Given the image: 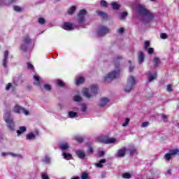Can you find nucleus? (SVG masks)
Returning <instances> with one entry per match:
<instances>
[{
  "label": "nucleus",
  "mask_w": 179,
  "mask_h": 179,
  "mask_svg": "<svg viewBox=\"0 0 179 179\" xmlns=\"http://www.w3.org/2000/svg\"><path fill=\"white\" fill-rule=\"evenodd\" d=\"M136 11L140 16H142L143 22L144 23H148V22L153 20V14L150 13L149 10L146 9L145 6L138 4L136 7Z\"/></svg>",
  "instance_id": "obj_1"
},
{
  "label": "nucleus",
  "mask_w": 179,
  "mask_h": 179,
  "mask_svg": "<svg viewBox=\"0 0 179 179\" xmlns=\"http://www.w3.org/2000/svg\"><path fill=\"white\" fill-rule=\"evenodd\" d=\"M99 89V87L97 85H94L91 86L90 91L89 92V90L87 88H84L83 90V93L85 97L87 99H90L92 96H94L95 94H97V90Z\"/></svg>",
  "instance_id": "obj_2"
},
{
  "label": "nucleus",
  "mask_w": 179,
  "mask_h": 179,
  "mask_svg": "<svg viewBox=\"0 0 179 179\" xmlns=\"http://www.w3.org/2000/svg\"><path fill=\"white\" fill-rule=\"evenodd\" d=\"M4 120L7 124V127L11 130L15 129V123L13 122V119L10 117V112L6 111L4 113Z\"/></svg>",
  "instance_id": "obj_3"
},
{
  "label": "nucleus",
  "mask_w": 179,
  "mask_h": 179,
  "mask_svg": "<svg viewBox=\"0 0 179 179\" xmlns=\"http://www.w3.org/2000/svg\"><path fill=\"white\" fill-rule=\"evenodd\" d=\"M136 83L135 78L134 76H129L127 80V85L124 87V92L129 93L132 89H134V85Z\"/></svg>",
  "instance_id": "obj_4"
},
{
  "label": "nucleus",
  "mask_w": 179,
  "mask_h": 179,
  "mask_svg": "<svg viewBox=\"0 0 179 179\" xmlns=\"http://www.w3.org/2000/svg\"><path fill=\"white\" fill-rule=\"evenodd\" d=\"M117 78H120V71L108 73V76L105 77V82H111V80Z\"/></svg>",
  "instance_id": "obj_5"
},
{
  "label": "nucleus",
  "mask_w": 179,
  "mask_h": 179,
  "mask_svg": "<svg viewBox=\"0 0 179 179\" xmlns=\"http://www.w3.org/2000/svg\"><path fill=\"white\" fill-rule=\"evenodd\" d=\"M97 141L101 143H115V142L118 143V141L114 138H106L104 137H98Z\"/></svg>",
  "instance_id": "obj_6"
},
{
  "label": "nucleus",
  "mask_w": 179,
  "mask_h": 179,
  "mask_svg": "<svg viewBox=\"0 0 179 179\" xmlns=\"http://www.w3.org/2000/svg\"><path fill=\"white\" fill-rule=\"evenodd\" d=\"M178 152V149L171 150L169 152L166 153L164 155V159L169 162L171 159V157H173V156H176V155H177V153Z\"/></svg>",
  "instance_id": "obj_7"
},
{
  "label": "nucleus",
  "mask_w": 179,
  "mask_h": 179,
  "mask_svg": "<svg viewBox=\"0 0 179 179\" xmlns=\"http://www.w3.org/2000/svg\"><path fill=\"white\" fill-rule=\"evenodd\" d=\"M31 43V40L29 38V36H25L24 38L23 44L21 45V50H23L24 51L27 50V47H29V45Z\"/></svg>",
  "instance_id": "obj_8"
},
{
  "label": "nucleus",
  "mask_w": 179,
  "mask_h": 179,
  "mask_svg": "<svg viewBox=\"0 0 179 179\" xmlns=\"http://www.w3.org/2000/svg\"><path fill=\"white\" fill-rule=\"evenodd\" d=\"M14 113H23L25 115H29V110L19 106V105H16L14 107Z\"/></svg>",
  "instance_id": "obj_9"
},
{
  "label": "nucleus",
  "mask_w": 179,
  "mask_h": 179,
  "mask_svg": "<svg viewBox=\"0 0 179 179\" xmlns=\"http://www.w3.org/2000/svg\"><path fill=\"white\" fill-rule=\"evenodd\" d=\"M85 15H86V10L83 9L78 13V23L80 24L85 22Z\"/></svg>",
  "instance_id": "obj_10"
},
{
  "label": "nucleus",
  "mask_w": 179,
  "mask_h": 179,
  "mask_svg": "<svg viewBox=\"0 0 179 179\" xmlns=\"http://www.w3.org/2000/svg\"><path fill=\"white\" fill-rule=\"evenodd\" d=\"M108 31H110L107 27H101L98 31V36H99V37L106 36V34H107V33H108Z\"/></svg>",
  "instance_id": "obj_11"
},
{
  "label": "nucleus",
  "mask_w": 179,
  "mask_h": 179,
  "mask_svg": "<svg viewBox=\"0 0 179 179\" xmlns=\"http://www.w3.org/2000/svg\"><path fill=\"white\" fill-rule=\"evenodd\" d=\"M63 29H64V30H73V29H76V26L70 22H64Z\"/></svg>",
  "instance_id": "obj_12"
},
{
  "label": "nucleus",
  "mask_w": 179,
  "mask_h": 179,
  "mask_svg": "<svg viewBox=\"0 0 179 179\" xmlns=\"http://www.w3.org/2000/svg\"><path fill=\"white\" fill-rule=\"evenodd\" d=\"M148 82H152V80H155V79L157 78V74L156 73V72H154V73L149 72L148 74Z\"/></svg>",
  "instance_id": "obj_13"
},
{
  "label": "nucleus",
  "mask_w": 179,
  "mask_h": 179,
  "mask_svg": "<svg viewBox=\"0 0 179 179\" xmlns=\"http://www.w3.org/2000/svg\"><path fill=\"white\" fill-rule=\"evenodd\" d=\"M8 55H9V52H8V50H6L4 52V57L3 59V66L4 68H6V64H8Z\"/></svg>",
  "instance_id": "obj_14"
},
{
  "label": "nucleus",
  "mask_w": 179,
  "mask_h": 179,
  "mask_svg": "<svg viewBox=\"0 0 179 179\" xmlns=\"http://www.w3.org/2000/svg\"><path fill=\"white\" fill-rule=\"evenodd\" d=\"M127 150L125 148H122V149L119 150L117 154V157H124L125 156V153Z\"/></svg>",
  "instance_id": "obj_15"
},
{
  "label": "nucleus",
  "mask_w": 179,
  "mask_h": 179,
  "mask_svg": "<svg viewBox=\"0 0 179 179\" xmlns=\"http://www.w3.org/2000/svg\"><path fill=\"white\" fill-rule=\"evenodd\" d=\"M108 101H110V100H108V99L102 98L100 101L99 106L101 107H104V106H106V104H107V103H108Z\"/></svg>",
  "instance_id": "obj_16"
},
{
  "label": "nucleus",
  "mask_w": 179,
  "mask_h": 179,
  "mask_svg": "<svg viewBox=\"0 0 179 179\" xmlns=\"http://www.w3.org/2000/svg\"><path fill=\"white\" fill-rule=\"evenodd\" d=\"M145 59V55H143V52H138V62L139 64H142Z\"/></svg>",
  "instance_id": "obj_17"
},
{
  "label": "nucleus",
  "mask_w": 179,
  "mask_h": 179,
  "mask_svg": "<svg viewBox=\"0 0 179 179\" xmlns=\"http://www.w3.org/2000/svg\"><path fill=\"white\" fill-rule=\"evenodd\" d=\"M77 156L80 158V159H85V152L80 150H78L76 152Z\"/></svg>",
  "instance_id": "obj_18"
},
{
  "label": "nucleus",
  "mask_w": 179,
  "mask_h": 179,
  "mask_svg": "<svg viewBox=\"0 0 179 179\" xmlns=\"http://www.w3.org/2000/svg\"><path fill=\"white\" fill-rule=\"evenodd\" d=\"M59 148L64 152V150H66V149L69 148V145L68 144V143H62L59 145Z\"/></svg>",
  "instance_id": "obj_19"
},
{
  "label": "nucleus",
  "mask_w": 179,
  "mask_h": 179,
  "mask_svg": "<svg viewBox=\"0 0 179 179\" xmlns=\"http://www.w3.org/2000/svg\"><path fill=\"white\" fill-rule=\"evenodd\" d=\"M62 156L64 157V159H66V160H71V159H72V155L66 153L65 151H63Z\"/></svg>",
  "instance_id": "obj_20"
},
{
  "label": "nucleus",
  "mask_w": 179,
  "mask_h": 179,
  "mask_svg": "<svg viewBox=\"0 0 179 179\" xmlns=\"http://www.w3.org/2000/svg\"><path fill=\"white\" fill-rule=\"evenodd\" d=\"M83 82H85V78L78 77L76 78V85H81V83H83Z\"/></svg>",
  "instance_id": "obj_21"
},
{
  "label": "nucleus",
  "mask_w": 179,
  "mask_h": 179,
  "mask_svg": "<svg viewBox=\"0 0 179 179\" xmlns=\"http://www.w3.org/2000/svg\"><path fill=\"white\" fill-rule=\"evenodd\" d=\"M96 13L97 15H99V16H101V17H102L103 19H107V14L106 13L100 10H97Z\"/></svg>",
  "instance_id": "obj_22"
},
{
  "label": "nucleus",
  "mask_w": 179,
  "mask_h": 179,
  "mask_svg": "<svg viewBox=\"0 0 179 179\" xmlns=\"http://www.w3.org/2000/svg\"><path fill=\"white\" fill-rule=\"evenodd\" d=\"M69 118H75V117H78V113L73 112V111H70L69 112Z\"/></svg>",
  "instance_id": "obj_23"
},
{
  "label": "nucleus",
  "mask_w": 179,
  "mask_h": 179,
  "mask_svg": "<svg viewBox=\"0 0 179 179\" xmlns=\"http://www.w3.org/2000/svg\"><path fill=\"white\" fill-rule=\"evenodd\" d=\"M34 79L36 81L34 83V85H36V86H40V77H38V76H34Z\"/></svg>",
  "instance_id": "obj_24"
},
{
  "label": "nucleus",
  "mask_w": 179,
  "mask_h": 179,
  "mask_svg": "<svg viewBox=\"0 0 179 179\" xmlns=\"http://www.w3.org/2000/svg\"><path fill=\"white\" fill-rule=\"evenodd\" d=\"M154 66H159L160 64V59L158 57L154 58Z\"/></svg>",
  "instance_id": "obj_25"
},
{
  "label": "nucleus",
  "mask_w": 179,
  "mask_h": 179,
  "mask_svg": "<svg viewBox=\"0 0 179 179\" xmlns=\"http://www.w3.org/2000/svg\"><path fill=\"white\" fill-rule=\"evenodd\" d=\"M56 83L58 85V86H60V87H65V83L62 82L61 80H56Z\"/></svg>",
  "instance_id": "obj_26"
},
{
  "label": "nucleus",
  "mask_w": 179,
  "mask_h": 179,
  "mask_svg": "<svg viewBox=\"0 0 179 179\" xmlns=\"http://www.w3.org/2000/svg\"><path fill=\"white\" fill-rule=\"evenodd\" d=\"M22 132H26V127H20V130L17 131V135H20Z\"/></svg>",
  "instance_id": "obj_27"
},
{
  "label": "nucleus",
  "mask_w": 179,
  "mask_h": 179,
  "mask_svg": "<svg viewBox=\"0 0 179 179\" xmlns=\"http://www.w3.org/2000/svg\"><path fill=\"white\" fill-rule=\"evenodd\" d=\"M106 163V159H101L98 164H96V167H103V164Z\"/></svg>",
  "instance_id": "obj_28"
},
{
  "label": "nucleus",
  "mask_w": 179,
  "mask_h": 179,
  "mask_svg": "<svg viewBox=\"0 0 179 179\" xmlns=\"http://www.w3.org/2000/svg\"><path fill=\"white\" fill-rule=\"evenodd\" d=\"M111 6L113 9H118L120 8V4L117 3L116 2H113L111 3Z\"/></svg>",
  "instance_id": "obj_29"
},
{
  "label": "nucleus",
  "mask_w": 179,
  "mask_h": 179,
  "mask_svg": "<svg viewBox=\"0 0 179 179\" xmlns=\"http://www.w3.org/2000/svg\"><path fill=\"white\" fill-rule=\"evenodd\" d=\"M76 9V8L75 6H72L71 8H70L69 10H68L69 15H72V13L75 12Z\"/></svg>",
  "instance_id": "obj_30"
},
{
  "label": "nucleus",
  "mask_w": 179,
  "mask_h": 179,
  "mask_svg": "<svg viewBox=\"0 0 179 179\" xmlns=\"http://www.w3.org/2000/svg\"><path fill=\"white\" fill-rule=\"evenodd\" d=\"M34 138H36V136L33 133L27 135V139H34Z\"/></svg>",
  "instance_id": "obj_31"
},
{
  "label": "nucleus",
  "mask_w": 179,
  "mask_h": 179,
  "mask_svg": "<svg viewBox=\"0 0 179 179\" xmlns=\"http://www.w3.org/2000/svg\"><path fill=\"white\" fill-rule=\"evenodd\" d=\"M129 151H130V155H135V153H136V149L135 148V147L130 148Z\"/></svg>",
  "instance_id": "obj_32"
},
{
  "label": "nucleus",
  "mask_w": 179,
  "mask_h": 179,
  "mask_svg": "<svg viewBox=\"0 0 179 179\" xmlns=\"http://www.w3.org/2000/svg\"><path fill=\"white\" fill-rule=\"evenodd\" d=\"M128 16V13L127 12H123L120 14V19H125Z\"/></svg>",
  "instance_id": "obj_33"
},
{
  "label": "nucleus",
  "mask_w": 179,
  "mask_h": 179,
  "mask_svg": "<svg viewBox=\"0 0 179 179\" xmlns=\"http://www.w3.org/2000/svg\"><path fill=\"white\" fill-rule=\"evenodd\" d=\"M74 101H80L82 100V97L79 95H76L73 98Z\"/></svg>",
  "instance_id": "obj_34"
},
{
  "label": "nucleus",
  "mask_w": 179,
  "mask_h": 179,
  "mask_svg": "<svg viewBox=\"0 0 179 179\" xmlns=\"http://www.w3.org/2000/svg\"><path fill=\"white\" fill-rule=\"evenodd\" d=\"M76 141H77V142H79V143H82V142H83V137L77 136L76 137Z\"/></svg>",
  "instance_id": "obj_35"
},
{
  "label": "nucleus",
  "mask_w": 179,
  "mask_h": 179,
  "mask_svg": "<svg viewBox=\"0 0 179 179\" xmlns=\"http://www.w3.org/2000/svg\"><path fill=\"white\" fill-rule=\"evenodd\" d=\"M123 178H131V174L129 173H124L122 174Z\"/></svg>",
  "instance_id": "obj_36"
},
{
  "label": "nucleus",
  "mask_w": 179,
  "mask_h": 179,
  "mask_svg": "<svg viewBox=\"0 0 179 179\" xmlns=\"http://www.w3.org/2000/svg\"><path fill=\"white\" fill-rule=\"evenodd\" d=\"M86 110H87V107L86 106V104L83 103L81 105V110L83 111V113H85V111H86Z\"/></svg>",
  "instance_id": "obj_37"
},
{
  "label": "nucleus",
  "mask_w": 179,
  "mask_h": 179,
  "mask_svg": "<svg viewBox=\"0 0 179 179\" xmlns=\"http://www.w3.org/2000/svg\"><path fill=\"white\" fill-rule=\"evenodd\" d=\"M81 178L82 179H87V178H89V174H87V173H83V174L81 176Z\"/></svg>",
  "instance_id": "obj_38"
},
{
  "label": "nucleus",
  "mask_w": 179,
  "mask_h": 179,
  "mask_svg": "<svg viewBox=\"0 0 179 179\" xmlns=\"http://www.w3.org/2000/svg\"><path fill=\"white\" fill-rule=\"evenodd\" d=\"M101 6H103L104 8H107V1L104 0H101Z\"/></svg>",
  "instance_id": "obj_39"
},
{
  "label": "nucleus",
  "mask_w": 179,
  "mask_h": 179,
  "mask_svg": "<svg viewBox=\"0 0 179 179\" xmlns=\"http://www.w3.org/2000/svg\"><path fill=\"white\" fill-rule=\"evenodd\" d=\"M38 23L40 24H44L45 23V20H44V18H43V17H40L38 19Z\"/></svg>",
  "instance_id": "obj_40"
},
{
  "label": "nucleus",
  "mask_w": 179,
  "mask_h": 179,
  "mask_svg": "<svg viewBox=\"0 0 179 179\" xmlns=\"http://www.w3.org/2000/svg\"><path fill=\"white\" fill-rule=\"evenodd\" d=\"M167 34H166L165 33H162L160 34V38H162L163 40H166V38H167Z\"/></svg>",
  "instance_id": "obj_41"
},
{
  "label": "nucleus",
  "mask_w": 179,
  "mask_h": 179,
  "mask_svg": "<svg viewBox=\"0 0 179 179\" xmlns=\"http://www.w3.org/2000/svg\"><path fill=\"white\" fill-rule=\"evenodd\" d=\"M166 90H167V92H173V86L169 84L167 85Z\"/></svg>",
  "instance_id": "obj_42"
},
{
  "label": "nucleus",
  "mask_w": 179,
  "mask_h": 179,
  "mask_svg": "<svg viewBox=\"0 0 179 179\" xmlns=\"http://www.w3.org/2000/svg\"><path fill=\"white\" fill-rule=\"evenodd\" d=\"M41 178L42 179H50V177L47 173H42L41 175Z\"/></svg>",
  "instance_id": "obj_43"
},
{
  "label": "nucleus",
  "mask_w": 179,
  "mask_h": 179,
  "mask_svg": "<svg viewBox=\"0 0 179 179\" xmlns=\"http://www.w3.org/2000/svg\"><path fill=\"white\" fill-rule=\"evenodd\" d=\"M149 45H150V42L149 41H146L145 42V50H148V48H149Z\"/></svg>",
  "instance_id": "obj_44"
},
{
  "label": "nucleus",
  "mask_w": 179,
  "mask_h": 179,
  "mask_svg": "<svg viewBox=\"0 0 179 179\" xmlns=\"http://www.w3.org/2000/svg\"><path fill=\"white\" fill-rule=\"evenodd\" d=\"M44 89H45V90H51V85L45 84L44 85Z\"/></svg>",
  "instance_id": "obj_45"
},
{
  "label": "nucleus",
  "mask_w": 179,
  "mask_h": 179,
  "mask_svg": "<svg viewBox=\"0 0 179 179\" xmlns=\"http://www.w3.org/2000/svg\"><path fill=\"white\" fill-rule=\"evenodd\" d=\"M14 10H15L16 12H20L22 10V8H20V7H19L17 6H15Z\"/></svg>",
  "instance_id": "obj_46"
},
{
  "label": "nucleus",
  "mask_w": 179,
  "mask_h": 179,
  "mask_svg": "<svg viewBox=\"0 0 179 179\" xmlns=\"http://www.w3.org/2000/svg\"><path fill=\"white\" fill-rule=\"evenodd\" d=\"M129 124V118H127L125 122L122 124V127H127Z\"/></svg>",
  "instance_id": "obj_47"
},
{
  "label": "nucleus",
  "mask_w": 179,
  "mask_h": 179,
  "mask_svg": "<svg viewBox=\"0 0 179 179\" xmlns=\"http://www.w3.org/2000/svg\"><path fill=\"white\" fill-rule=\"evenodd\" d=\"M149 125V122H144L142 123L141 127L142 128H145V127H148Z\"/></svg>",
  "instance_id": "obj_48"
},
{
  "label": "nucleus",
  "mask_w": 179,
  "mask_h": 179,
  "mask_svg": "<svg viewBox=\"0 0 179 179\" xmlns=\"http://www.w3.org/2000/svg\"><path fill=\"white\" fill-rule=\"evenodd\" d=\"M27 66L28 69H34V67L30 63H27Z\"/></svg>",
  "instance_id": "obj_49"
},
{
  "label": "nucleus",
  "mask_w": 179,
  "mask_h": 179,
  "mask_svg": "<svg viewBox=\"0 0 179 179\" xmlns=\"http://www.w3.org/2000/svg\"><path fill=\"white\" fill-rule=\"evenodd\" d=\"M43 162L44 163H50V158L48 157H45V158L43 159Z\"/></svg>",
  "instance_id": "obj_50"
},
{
  "label": "nucleus",
  "mask_w": 179,
  "mask_h": 179,
  "mask_svg": "<svg viewBox=\"0 0 179 179\" xmlns=\"http://www.w3.org/2000/svg\"><path fill=\"white\" fill-rule=\"evenodd\" d=\"M155 50L153 49V48H150L148 50V54H152V52H154Z\"/></svg>",
  "instance_id": "obj_51"
},
{
  "label": "nucleus",
  "mask_w": 179,
  "mask_h": 179,
  "mask_svg": "<svg viewBox=\"0 0 179 179\" xmlns=\"http://www.w3.org/2000/svg\"><path fill=\"white\" fill-rule=\"evenodd\" d=\"M12 87V84L8 83L7 86L6 87V90H9L10 87Z\"/></svg>",
  "instance_id": "obj_52"
},
{
  "label": "nucleus",
  "mask_w": 179,
  "mask_h": 179,
  "mask_svg": "<svg viewBox=\"0 0 179 179\" xmlns=\"http://www.w3.org/2000/svg\"><path fill=\"white\" fill-rule=\"evenodd\" d=\"M88 152L89 153H93V148L89 147L88 148Z\"/></svg>",
  "instance_id": "obj_53"
},
{
  "label": "nucleus",
  "mask_w": 179,
  "mask_h": 179,
  "mask_svg": "<svg viewBox=\"0 0 179 179\" xmlns=\"http://www.w3.org/2000/svg\"><path fill=\"white\" fill-rule=\"evenodd\" d=\"M118 33H124V28H120L118 30H117Z\"/></svg>",
  "instance_id": "obj_54"
},
{
  "label": "nucleus",
  "mask_w": 179,
  "mask_h": 179,
  "mask_svg": "<svg viewBox=\"0 0 179 179\" xmlns=\"http://www.w3.org/2000/svg\"><path fill=\"white\" fill-rule=\"evenodd\" d=\"M129 72H132V71H134V66H130L129 67Z\"/></svg>",
  "instance_id": "obj_55"
},
{
  "label": "nucleus",
  "mask_w": 179,
  "mask_h": 179,
  "mask_svg": "<svg viewBox=\"0 0 179 179\" xmlns=\"http://www.w3.org/2000/svg\"><path fill=\"white\" fill-rule=\"evenodd\" d=\"M99 156H104V152L103 151H100L99 152Z\"/></svg>",
  "instance_id": "obj_56"
},
{
  "label": "nucleus",
  "mask_w": 179,
  "mask_h": 179,
  "mask_svg": "<svg viewBox=\"0 0 179 179\" xmlns=\"http://www.w3.org/2000/svg\"><path fill=\"white\" fill-rule=\"evenodd\" d=\"M162 118L164 120H167V116L166 115H162Z\"/></svg>",
  "instance_id": "obj_57"
},
{
  "label": "nucleus",
  "mask_w": 179,
  "mask_h": 179,
  "mask_svg": "<svg viewBox=\"0 0 179 179\" xmlns=\"http://www.w3.org/2000/svg\"><path fill=\"white\" fill-rule=\"evenodd\" d=\"M71 179H80V178L76 177V176H73V178H71Z\"/></svg>",
  "instance_id": "obj_58"
},
{
  "label": "nucleus",
  "mask_w": 179,
  "mask_h": 179,
  "mask_svg": "<svg viewBox=\"0 0 179 179\" xmlns=\"http://www.w3.org/2000/svg\"><path fill=\"white\" fill-rule=\"evenodd\" d=\"M167 173H168V174H171V169H169V170L167 171Z\"/></svg>",
  "instance_id": "obj_59"
},
{
  "label": "nucleus",
  "mask_w": 179,
  "mask_h": 179,
  "mask_svg": "<svg viewBox=\"0 0 179 179\" xmlns=\"http://www.w3.org/2000/svg\"><path fill=\"white\" fill-rule=\"evenodd\" d=\"M10 155H11V156H16V155H15V154L10 153Z\"/></svg>",
  "instance_id": "obj_60"
},
{
  "label": "nucleus",
  "mask_w": 179,
  "mask_h": 179,
  "mask_svg": "<svg viewBox=\"0 0 179 179\" xmlns=\"http://www.w3.org/2000/svg\"><path fill=\"white\" fill-rule=\"evenodd\" d=\"M118 58H120V59H121V57H118Z\"/></svg>",
  "instance_id": "obj_61"
},
{
  "label": "nucleus",
  "mask_w": 179,
  "mask_h": 179,
  "mask_svg": "<svg viewBox=\"0 0 179 179\" xmlns=\"http://www.w3.org/2000/svg\"><path fill=\"white\" fill-rule=\"evenodd\" d=\"M2 155H5V153H2Z\"/></svg>",
  "instance_id": "obj_62"
},
{
  "label": "nucleus",
  "mask_w": 179,
  "mask_h": 179,
  "mask_svg": "<svg viewBox=\"0 0 179 179\" xmlns=\"http://www.w3.org/2000/svg\"><path fill=\"white\" fill-rule=\"evenodd\" d=\"M151 1H155V0H151Z\"/></svg>",
  "instance_id": "obj_63"
}]
</instances>
